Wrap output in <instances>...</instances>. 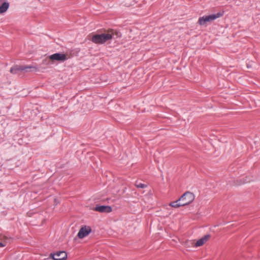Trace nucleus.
Returning <instances> with one entry per match:
<instances>
[{
	"instance_id": "f257e3e1",
	"label": "nucleus",
	"mask_w": 260,
	"mask_h": 260,
	"mask_svg": "<svg viewBox=\"0 0 260 260\" xmlns=\"http://www.w3.org/2000/svg\"><path fill=\"white\" fill-rule=\"evenodd\" d=\"M115 36H116V38L120 37L118 32L113 29H110L107 34L102 33L93 35L91 41L96 44H103L112 39H115Z\"/></svg>"
},
{
	"instance_id": "f03ea898",
	"label": "nucleus",
	"mask_w": 260,
	"mask_h": 260,
	"mask_svg": "<svg viewBox=\"0 0 260 260\" xmlns=\"http://www.w3.org/2000/svg\"><path fill=\"white\" fill-rule=\"evenodd\" d=\"M67 59V55L61 53H56L49 55L48 57L43 60V62L46 64H49L50 61L52 62L57 61L59 62H64Z\"/></svg>"
},
{
	"instance_id": "7ed1b4c3",
	"label": "nucleus",
	"mask_w": 260,
	"mask_h": 260,
	"mask_svg": "<svg viewBox=\"0 0 260 260\" xmlns=\"http://www.w3.org/2000/svg\"><path fill=\"white\" fill-rule=\"evenodd\" d=\"M223 15V12H218L216 14L204 16L199 18L198 23L201 25H203L206 22L214 20L216 19L221 17Z\"/></svg>"
},
{
	"instance_id": "20e7f679",
	"label": "nucleus",
	"mask_w": 260,
	"mask_h": 260,
	"mask_svg": "<svg viewBox=\"0 0 260 260\" xmlns=\"http://www.w3.org/2000/svg\"><path fill=\"white\" fill-rule=\"evenodd\" d=\"M31 69H34L35 71L37 70V68L31 66H19L16 65L12 67L10 69V72L13 74H18L22 71L28 72L32 71Z\"/></svg>"
},
{
	"instance_id": "39448f33",
	"label": "nucleus",
	"mask_w": 260,
	"mask_h": 260,
	"mask_svg": "<svg viewBox=\"0 0 260 260\" xmlns=\"http://www.w3.org/2000/svg\"><path fill=\"white\" fill-rule=\"evenodd\" d=\"M194 200V195L190 191H186L179 199V201H180L183 206L189 205L192 203Z\"/></svg>"
},
{
	"instance_id": "423d86ee",
	"label": "nucleus",
	"mask_w": 260,
	"mask_h": 260,
	"mask_svg": "<svg viewBox=\"0 0 260 260\" xmlns=\"http://www.w3.org/2000/svg\"><path fill=\"white\" fill-rule=\"evenodd\" d=\"M50 257L53 260H66L67 258V253L64 251H60L56 253H51Z\"/></svg>"
},
{
	"instance_id": "0eeeda50",
	"label": "nucleus",
	"mask_w": 260,
	"mask_h": 260,
	"mask_svg": "<svg viewBox=\"0 0 260 260\" xmlns=\"http://www.w3.org/2000/svg\"><path fill=\"white\" fill-rule=\"evenodd\" d=\"M91 232V229L90 226L84 225L80 229L78 233V237L80 239H83L88 236Z\"/></svg>"
},
{
	"instance_id": "6e6552de",
	"label": "nucleus",
	"mask_w": 260,
	"mask_h": 260,
	"mask_svg": "<svg viewBox=\"0 0 260 260\" xmlns=\"http://www.w3.org/2000/svg\"><path fill=\"white\" fill-rule=\"evenodd\" d=\"M93 210L101 213H110L112 210L110 206L96 205Z\"/></svg>"
},
{
	"instance_id": "1a4fd4ad",
	"label": "nucleus",
	"mask_w": 260,
	"mask_h": 260,
	"mask_svg": "<svg viewBox=\"0 0 260 260\" xmlns=\"http://www.w3.org/2000/svg\"><path fill=\"white\" fill-rule=\"evenodd\" d=\"M210 238V235H206L202 238L198 240L195 244L196 247L202 246Z\"/></svg>"
},
{
	"instance_id": "9d476101",
	"label": "nucleus",
	"mask_w": 260,
	"mask_h": 260,
	"mask_svg": "<svg viewBox=\"0 0 260 260\" xmlns=\"http://www.w3.org/2000/svg\"><path fill=\"white\" fill-rule=\"evenodd\" d=\"M10 4L8 2H4L0 6V14L6 12L9 8Z\"/></svg>"
},
{
	"instance_id": "9b49d317",
	"label": "nucleus",
	"mask_w": 260,
	"mask_h": 260,
	"mask_svg": "<svg viewBox=\"0 0 260 260\" xmlns=\"http://www.w3.org/2000/svg\"><path fill=\"white\" fill-rule=\"evenodd\" d=\"M169 205L174 208H178L181 206H183L180 201H179V199L176 201L171 202Z\"/></svg>"
},
{
	"instance_id": "f8f14e48",
	"label": "nucleus",
	"mask_w": 260,
	"mask_h": 260,
	"mask_svg": "<svg viewBox=\"0 0 260 260\" xmlns=\"http://www.w3.org/2000/svg\"><path fill=\"white\" fill-rule=\"evenodd\" d=\"M136 186L138 188H144L147 186V185L145 184L142 183L141 182H139L138 181L136 182L135 184Z\"/></svg>"
},
{
	"instance_id": "ddd939ff",
	"label": "nucleus",
	"mask_w": 260,
	"mask_h": 260,
	"mask_svg": "<svg viewBox=\"0 0 260 260\" xmlns=\"http://www.w3.org/2000/svg\"><path fill=\"white\" fill-rule=\"evenodd\" d=\"M6 245V242H0V247H5Z\"/></svg>"
},
{
	"instance_id": "4468645a",
	"label": "nucleus",
	"mask_w": 260,
	"mask_h": 260,
	"mask_svg": "<svg viewBox=\"0 0 260 260\" xmlns=\"http://www.w3.org/2000/svg\"><path fill=\"white\" fill-rule=\"evenodd\" d=\"M4 239L5 237L2 235L0 234V242H3Z\"/></svg>"
}]
</instances>
